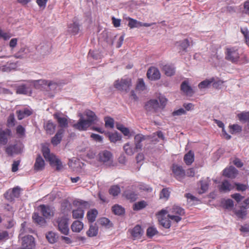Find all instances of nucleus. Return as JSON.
Listing matches in <instances>:
<instances>
[{"label":"nucleus","instance_id":"e433bc0d","mask_svg":"<svg viewBox=\"0 0 249 249\" xmlns=\"http://www.w3.org/2000/svg\"><path fill=\"white\" fill-rule=\"evenodd\" d=\"M131 187H132V189H133L134 188H135L136 187H138L139 189V190H140L145 191H147V192H151L152 191V189L151 188H150L147 185H146L143 183H142V182L139 183L138 184V185H137V184L133 185Z\"/></svg>","mask_w":249,"mask_h":249},{"label":"nucleus","instance_id":"3c124183","mask_svg":"<svg viewBox=\"0 0 249 249\" xmlns=\"http://www.w3.org/2000/svg\"><path fill=\"white\" fill-rule=\"evenodd\" d=\"M230 132L231 134L240 132L242 131V127L237 124H234L229 126Z\"/></svg>","mask_w":249,"mask_h":249},{"label":"nucleus","instance_id":"338daca9","mask_svg":"<svg viewBox=\"0 0 249 249\" xmlns=\"http://www.w3.org/2000/svg\"><path fill=\"white\" fill-rule=\"evenodd\" d=\"M79 160L75 158H73L72 159L70 160L69 162V166L71 168L74 169L76 168V166L75 165L79 164Z\"/></svg>","mask_w":249,"mask_h":249},{"label":"nucleus","instance_id":"b1692460","mask_svg":"<svg viewBox=\"0 0 249 249\" xmlns=\"http://www.w3.org/2000/svg\"><path fill=\"white\" fill-rule=\"evenodd\" d=\"M32 110L29 107H26L23 109L17 111L18 118L19 120H22L25 117L30 116L32 114Z\"/></svg>","mask_w":249,"mask_h":249},{"label":"nucleus","instance_id":"6e6552de","mask_svg":"<svg viewBox=\"0 0 249 249\" xmlns=\"http://www.w3.org/2000/svg\"><path fill=\"white\" fill-rule=\"evenodd\" d=\"M35 246L34 237L32 235H27L22 238L21 247L17 249H34Z\"/></svg>","mask_w":249,"mask_h":249},{"label":"nucleus","instance_id":"2f4dec72","mask_svg":"<svg viewBox=\"0 0 249 249\" xmlns=\"http://www.w3.org/2000/svg\"><path fill=\"white\" fill-rule=\"evenodd\" d=\"M83 228V224L82 222L76 220L73 222L71 226V229L74 232H79Z\"/></svg>","mask_w":249,"mask_h":249},{"label":"nucleus","instance_id":"5fc2aeb1","mask_svg":"<svg viewBox=\"0 0 249 249\" xmlns=\"http://www.w3.org/2000/svg\"><path fill=\"white\" fill-rule=\"evenodd\" d=\"M120 192L121 189L118 185L112 186L110 188V194H112L114 196H117Z\"/></svg>","mask_w":249,"mask_h":249},{"label":"nucleus","instance_id":"680f3d73","mask_svg":"<svg viewBox=\"0 0 249 249\" xmlns=\"http://www.w3.org/2000/svg\"><path fill=\"white\" fill-rule=\"evenodd\" d=\"M185 196L187 198L188 201L190 203H192V204L195 203V202L198 200L197 198L192 195L191 194L188 193L185 195Z\"/></svg>","mask_w":249,"mask_h":249},{"label":"nucleus","instance_id":"4d7b16f0","mask_svg":"<svg viewBox=\"0 0 249 249\" xmlns=\"http://www.w3.org/2000/svg\"><path fill=\"white\" fill-rule=\"evenodd\" d=\"M170 196V192L166 188L163 189L160 194V198L167 200Z\"/></svg>","mask_w":249,"mask_h":249},{"label":"nucleus","instance_id":"e2e57ef3","mask_svg":"<svg viewBox=\"0 0 249 249\" xmlns=\"http://www.w3.org/2000/svg\"><path fill=\"white\" fill-rule=\"evenodd\" d=\"M98 223L102 226L107 227L109 224V220L106 217H102L98 220Z\"/></svg>","mask_w":249,"mask_h":249},{"label":"nucleus","instance_id":"bb28decb","mask_svg":"<svg viewBox=\"0 0 249 249\" xmlns=\"http://www.w3.org/2000/svg\"><path fill=\"white\" fill-rule=\"evenodd\" d=\"M181 89L186 95L191 96L194 91L192 88L189 85V83L187 81H183L181 85Z\"/></svg>","mask_w":249,"mask_h":249},{"label":"nucleus","instance_id":"ea45409f","mask_svg":"<svg viewBox=\"0 0 249 249\" xmlns=\"http://www.w3.org/2000/svg\"><path fill=\"white\" fill-rule=\"evenodd\" d=\"M126 19L128 20V26L131 29L134 28H139L140 27V25H141V22L136 19L129 17H128Z\"/></svg>","mask_w":249,"mask_h":249},{"label":"nucleus","instance_id":"37998d69","mask_svg":"<svg viewBox=\"0 0 249 249\" xmlns=\"http://www.w3.org/2000/svg\"><path fill=\"white\" fill-rule=\"evenodd\" d=\"M28 52V49L21 48L18 52L15 54V57L17 58H23L27 56Z\"/></svg>","mask_w":249,"mask_h":249},{"label":"nucleus","instance_id":"69168bd1","mask_svg":"<svg viewBox=\"0 0 249 249\" xmlns=\"http://www.w3.org/2000/svg\"><path fill=\"white\" fill-rule=\"evenodd\" d=\"M15 116L13 113L10 114L7 120V124L9 126H12L15 124Z\"/></svg>","mask_w":249,"mask_h":249},{"label":"nucleus","instance_id":"052dcab7","mask_svg":"<svg viewBox=\"0 0 249 249\" xmlns=\"http://www.w3.org/2000/svg\"><path fill=\"white\" fill-rule=\"evenodd\" d=\"M241 32L243 34L247 44L249 45V31L246 28H241Z\"/></svg>","mask_w":249,"mask_h":249},{"label":"nucleus","instance_id":"aec40b11","mask_svg":"<svg viewBox=\"0 0 249 249\" xmlns=\"http://www.w3.org/2000/svg\"><path fill=\"white\" fill-rule=\"evenodd\" d=\"M11 134V130L9 129L3 130L0 128V143L5 145L8 141V137Z\"/></svg>","mask_w":249,"mask_h":249},{"label":"nucleus","instance_id":"f03ea898","mask_svg":"<svg viewBox=\"0 0 249 249\" xmlns=\"http://www.w3.org/2000/svg\"><path fill=\"white\" fill-rule=\"evenodd\" d=\"M225 58L235 64H242L246 62L245 57L240 53L236 47H229L226 49Z\"/></svg>","mask_w":249,"mask_h":249},{"label":"nucleus","instance_id":"a878e982","mask_svg":"<svg viewBox=\"0 0 249 249\" xmlns=\"http://www.w3.org/2000/svg\"><path fill=\"white\" fill-rule=\"evenodd\" d=\"M124 195L127 199L132 202L135 201L138 198V194L129 189L124 192Z\"/></svg>","mask_w":249,"mask_h":249},{"label":"nucleus","instance_id":"2eb2a0df","mask_svg":"<svg viewBox=\"0 0 249 249\" xmlns=\"http://www.w3.org/2000/svg\"><path fill=\"white\" fill-rule=\"evenodd\" d=\"M145 108L148 112H156L160 108L159 103L157 100H150L146 103Z\"/></svg>","mask_w":249,"mask_h":249},{"label":"nucleus","instance_id":"cd10ccee","mask_svg":"<svg viewBox=\"0 0 249 249\" xmlns=\"http://www.w3.org/2000/svg\"><path fill=\"white\" fill-rule=\"evenodd\" d=\"M64 132V129H60L52 138L51 142L53 145H57L60 142Z\"/></svg>","mask_w":249,"mask_h":249},{"label":"nucleus","instance_id":"dca6fc26","mask_svg":"<svg viewBox=\"0 0 249 249\" xmlns=\"http://www.w3.org/2000/svg\"><path fill=\"white\" fill-rule=\"evenodd\" d=\"M131 236L133 240H137L141 238L143 233L142 227L137 225L132 229L130 230Z\"/></svg>","mask_w":249,"mask_h":249},{"label":"nucleus","instance_id":"a18cd8bd","mask_svg":"<svg viewBox=\"0 0 249 249\" xmlns=\"http://www.w3.org/2000/svg\"><path fill=\"white\" fill-rule=\"evenodd\" d=\"M79 26L77 23L73 22L68 25V31L71 33L76 34L78 32Z\"/></svg>","mask_w":249,"mask_h":249},{"label":"nucleus","instance_id":"774afa93","mask_svg":"<svg viewBox=\"0 0 249 249\" xmlns=\"http://www.w3.org/2000/svg\"><path fill=\"white\" fill-rule=\"evenodd\" d=\"M159 101L160 102V108H163L166 105V102H167V99L166 98L163 96H160L159 98Z\"/></svg>","mask_w":249,"mask_h":249},{"label":"nucleus","instance_id":"49530a36","mask_svg":"<svg viewBox=\"0 0 249 249\" xmlns=\"http://www.w3.org/2000/svg\"><path fill=\"white\" fill-rule=\"evenodd\" d=\"M147 205L146 202L144 200L136 202L134 204L133 209L138 211L145 208Z\"/></svg>","mask_w":249,"mask_h":249},{"label":"nucleus","instance_id":"79ce46f5","mask_svg":"<svg viewBox=\"0 0 249 249\" xmlns=\"http://www.w3.org/2000/svg\"><path fill=\"white\" fill-rule=\"evenodd\" d=\"M237 117L241 122H247V124H249V111L243 112L238 114Z\"/></svg>","mask_w":249,"mask_h":249},{"label":"nucleus","instance_id":"f704fd0d","mask_svg":"<svg viewBox=\"0 0 249 249\" xmlns=\"http://www.w3.org/2000/svg\"><path fill=\"white\" fill-rule=\"evenodd\" d=\"M116 126L125 136L130 137L132 136V134L129 129L124 126L123 124H117Z\"/></svg>","mask_w":249,"mask_h":249},{"label":"nucleus","instance_id":"7ed1b4c3","mask_svg":"<svg viewBox=\"0 0 249 249\" xmlns=\"http://www.w3.org/2000/svg\"><path fill=\"white\" fill-rule=\"evenodd\" d=\"M164 210L167 211L169 218L173 222H179L182 219V216L185 214L184 210L180 206L176 205L171 207H166Z\"/></svg>","mask_w":249,"mask_h":249},{"label":"nucleus","instance_id":"09e8293b","mask_svg":"<svg viewBox=\"0 0 249 249\" xmlns=\"http://www.w3.org/2000/svg\"><path fill=\"white\" fill-rule=\"evenodd\" d=\"M122 139V136L118 132H114L110 134V141L115 142L117 141H121Z\"/></svg>","mask_w":249,"mask_h":249},{"label":"nucleus","instance_id":"1a4fd4ad","mask_svg":"<svg viewBox=\"0 0 249 249\" xmlns=\"http://www.w3.org/2000/svg\"><path fill=\"white\" fill-rule=\"evenodd\" d=\"M23 149V145L21 143H17L14 144H10L6 147V152L10 156L19 154Z\"/></svg>","mask_w":249,"mask_h":249},{"label":"nucleus","instance_id":"9b49d317","mask_svg":"<svg viewBox=\"0 0 249 249\" xmlns=\"http://www.w3.org/2000/svg\"><path fill=\"white\" fill-rule=\"evenodd\" d=\"M131 86V80L130 79H122L120 81H116L114 86L119 90L127 91Z\"/></svg>","mask_w":249,"mask_h":249},{"label":"nucleus","instance_id":"412c9836","mask_svg":"<svg viewBox=\"0 0 249 249\" xmlns=\"http://www.w3.org/2000/svg\"><path fill=\"white\" fill-rule=\"evenodd\" d=\"M234 185L231 184L228 180H224L219 186V191L221 192H228L232 190Z\"/></svg>","mask_w":249,"mask_h":249},{"label":"nucleus","instance_id":"6ab92c4d","mask_svg":"<svg viewBox=\"0 0 249 249\" xmlns=\"http://www.w3.org/2000/svg\"><path fill=\"white\" fill-rule=\"evenodd\" d=\"M160 68L168 76H171L175 73V68L172 65L162 63L160 65Z\"/></svg>","mask_w":249,"mask_h":249},{"label":"nucleus","instance_id":"473e14b6","mask_svg":"<svg viewBox=\"0 0 249 249\" xmlns=\"http://www.w3.org/2000/svg\"><path fill=\"white\" fill-rule=\"evenodd\" d=\"M34 221L38 225L43 226L45 225L46 221L42 217L39 216L38 213H34L32 216Z\"/></svg>","mask_w":249,"mask_h":249},{"label":"nucleus","instance_id":"c03bdc74","mask_svg":"<svg viewBox=\"0 0 249 249\" xmlns=\"http://www.w3.org/2000/svg\"><path fill=\"white\" fill-rule=\"evenodd\" d=\"M99 158L101 161L105 162L109 160V152L104 150L101 152L99 154Z\"/></svg>","mask_w":249,"mask_h":249},{"label":"nucleus","instance_id":"c756f323","mask_svg":"<svg viewBox=\"0 0 249 249\" xmlns=\"http://www.w3.org/2000/svg\"><path fill=\"white\" fill-rule=\"evenodd\" d=\"M210 182V180L209 178H204L200 181L201 190L199 192V194H203L207 191Z\"/></svg>","mask_w":249,"mask_h":249},{"label":"nucleus","instance_id":"9d476101","mask_svg":"<svg viewBox=\"0 0 249 249\" xmlns=\"http://www.w3.org/2000/svg\"><path fill=\"white\" fill-rule=\"evenodd\" d=\"M54 118L56 120L59 126L63 129L68 126V117L61 113L57 112L53 115Z\"/></svg>","mask_w":249,"mask_h":249},{"label":"nucleus","instance_id":"20e7f679","mask_svg":"<svg viewBox=\"0 0 249 249\" xmlns=\"http://www.w3.org/2000/svg\"><path fill=\"white\" fill-rule=\"evenodd\" d=\"M44 157L46 160L49 161L50 164L53 166H55L57 171L61 170L63 168V165L60 160L55 155L50 153L49 148L43 146L42 149Z\"/></svg>","mask_w":249,"mask_h":249},{"label":"nucleus","instance_id":"39448f33","mask_svg":"<svg viewBox=\"0 0 249 249\" xmlns=\"http://www.w3.org/2000/svg\"><path fill=\"white\" fill-rule=\"evenodd\" d=\"M74 204L78 207L76 210L72 211V216L73 218H82L84 214V209L88 205L87 202L81 200L74 202Z\"/></svg>","mask_w":249,"mask_h":249},{"label":"nucleus","instance_id":"603ef678","mask_svg":"<svg viewBox=\"0 0 249 249\" xmlns=\"http://www.w3.org/2000/svg\"><path fill=\"white\" fill-rule=\"evenodd\" d=\"M158 233V231L156 228L153 227H149L147 229L146 234L149 237H152Z\"/></svg>","mask_w":249,"mask_h":249},{"label":"nucleus","instance_id":"4c0bfd02","mask_svg":"<svg viewBox=\"0 0 249 249\" xmlns=\"http://www.w3.org/2000/svg\"><path fill=\"white\" fill-rule=\"evenodd\" d=\"M176 46L178 47L179 52L181 51H185L189 46V41L187 39H184L183 40L177 42Z\"/></svg>","mask_w":249,"mask_h":249},{"label":"nucleus","instance_id":"c85d7f7f","mask_svg":"<svg viewBox=\"0 0 249 249\" xmlns=\"http://www.w3.org/2000/svg\"><path fill=\"white\" fill-rule=\"evenodd\" d=\"M124 150L125 153L128 155H133L135 152H137L135 147L133 146V144L129 142L125 143L124 146Z\"/></svg>","mask_w":249,"mask_h":249},{"label":"nucleus","instance_id":"393cba45","mask_svg":"<svg viewBox=\"0 0 249 249\" xmlns=\"http://www.w3.org/2000/svg\"><path fill=\"white\" fill-rule=\"evenodd\" d=\"M45 167V162L40 156H38L34 164V169L36 171L42 170Z\"/></svg>","mask_w":249,"mask_h":249},{"label":"nucleus","instance_id":"58836bf2","mask_svg":"<svg viewBox=\"0 0 249 249\" xmlns=\"http://www.w3.org/2000/svg\"><path fill=\"white\" fill-rule=\"evenodd\" d=\"M98 228L96 225H91L89 226V230L87 231V234L89 237H93L97 235L98 233Z\"/></svg>","mask_w":249,"mask_h":249},{"label":"nucleus","instance_id":"13d9d810","mask_svg":"<svg viewBox=\"0 0 249 249\" xmlns=\"http://www.w3.org/2000/svg\"><path fill=\"white\" fill-rule=\"evenodd\" d=\"M234 185L236 187V190L238 191L243 192L249 188V186L248 184L235 183Z\"/></svg>","mask_w":249,"mask_h":249},{"label":"nucleus","instance_id":"c9c22d12","mask_svg":"<svg viewBox=\"0 0 249 249\" xmlns=\"http://www.w3.org/2000/svg\"><path fill=\"white\" fill-rule=\"evenodd\" d=\"M55 125L51 121H48L44 124V128L48 134H52L55 130Z\"/></svg>","mask_w":249,"mask_h":249},{"label":"nucleus","instance_id":"0e129e2a","mask_svg":"<svg viewBox=\"0 0 249 249\" xmlns=\"http://www.w3.org/2000/svg\"><path fill=\"white\" fill-rule=\"evenodd\" d=\"M116 39H117V41L115 42L114 44L116 48H119L122 46L123 44L124 39V36H121L118 37V38H116Z\"/></svg>","mask_w":249,"mask_h":249},{"label":"nucleus","instance_id":"bf43d9fd","mask_svg":"<svg viewBox=\"0 0 249 249\" xmlns=\"http://www.w3.org/2000/svg\"><path fill=\"white\" fill-rule=\"evenodd\" d=\"M25 128L21 125H19L17 127L16 133L19 137H23L25 134Z\"/></svg>","mask_w":249,"mask_h":249},{"label":"nucleus","instance_id":"7c9ffc66","mask_svg":"<svg viewBox=\"0 0 249 249\" xmlns=\"http://www.w3.org/2000/svg\"><path fill=\"white\" fill-rule=\"evenodd\" d=\"M195 155L194 152L190 150L186 153L184 157V161L188 165H191L194 161Z\"/></svg>","mask_w":249,"mask_h":249},{"label":"nucleus","instance_id":"ddd939ff","mask_svg":"<svg viewBox=\"0 0 249 249\" xmlns=\"http://www.w3.org/2000/svg\"><path fill=\"white\" fill-rule=\"evenodd\" d=\"M172 170L174 177L179 181L182 180L185 176V172L180 166L173 164Z\"/></svg>","mask_w":249,"mask_h":249},{"label":"nucleus","instance_id":"0eeeda50","mask_svg":"<svg viewBox=\"0 0 249 249\" xmlns=\"http://www.w3.org/2000/svg\"><path fill=\"white\" fill-rule=\"evenodd\" d=\"M68 219L66 217H61L57 219V226L59 231L65 235H68L69 232Z\"/></svg>","mask_w":249,"mask_h":249},{"label":"nucleus","instance_id":"4468645a","mask_svg":"<svg viewBox=\"0 0 249 249\" xmlns=\"http://www.w3.org/2000/svg\"><path fill=\"white\" fill-rule=\"evenodd\" d=\"M147 76L151 80H157L160 78V73L156 67H150L147 71Z\"/></svg>","mask_w":249,"mask_h":249},{"label":"nucleus","instance_id":"f257e3e1","mask_svg":"<svg viewBox=\"0 0 249 249\" xmlns=\"http://www.w3.org/2000/svg\"><path fill=\"white\" fill-rule=\"evenodd\" d=\"M85 114L87 117L85 119L81 113H78V116L80 119L78 122L73 124V126L75 129L80 131L86 130L95 120L96 116L94 113L90 110L85 111Z\"/></svg>","mask_w":249,"mask_h":249},{"label":"nucleus","instance_id":"72a5a7b5","mask_svg":"<svg viewBox=\"0 0 249 249\" xmlns=\"http://www.w3.org/2000/svg\"><path fill=\"white\" fill-rule=\"evenodd\" d=\"M98 214V211L96 209H91L88 212L87 218L89 222L92 223L95 220Z\"/></svg>","mask_w":249,"mask_h":249},{"label":"nucleus","instance_id":"f3484780","mask_svg":"<svg viewBox=\"0 0 249 249\" xmlns=\"http://www.w3.org/2000/svg\"><path fill=\"white\" fill-rule=\"evenodd\" d=\"M38 210L46 218H50L53 215V211L52 208L48 206L41 205L38 207Z\"/></svg>","mask_w":249,"mask_h":249},{"label":"nucleus","instance_id":"f8f14e48","mask_svg":"<svg viewBox=\"0 0 249 249\" xmlns=\"http://www.w3.org/2000/svg\"><path fill=\"white\" fill-rule=\"evenodd\" d=\"M32 86L31 81H28L25 84L18 85L17 88V93L21 94H31V87Z\"/></svg>","mask_w":249,"mask_h":249},{"label":"nucleus","instance_id":"a19ab883","mask_svg":"<svg viewBox=\"0 0 249 249\" xmlns=\"http://www.w3.org/2000/svg\"><path fill=\"white\" fill-rule=\"evenodd\" d=\"M214 79L213 78L210 79H206L200 82L198 84V88L200 89H204L209 87V86L213 82Z\"/></svg>","mask_w":249,"mask_h":249},{"label":"nucleus","instance_id":"864d4df0","mask_svg":"<svg viewBox=\"0 0 249 249\" xmlns=\"http://www.w3.org/2000/svg\"><path fill=\"white\" fill-rule=\"evenodd\" d=\"M58 87V84L53 81H49L48 87L46 90H50L52 91L55 92Z\"/></svg>","mask_w":249,"mask_h":249},{"label":"nucleus","instance_id":"6e6d98bb","mask_svg":"<svg viewBox=\"0 0 249 249\" xmlns=\"http://www.w3.org/2000/svg\"><path fill=\"white\" fill-rule=\"evenodd\" d=\"M145 88L146 87L143 79H139L136 86V89L140 91H143L145 89Z\"/></svg>","mask_w":249,"mask_h":249},{"label":"nucleus","instance_id":"423d86ee","mask_svg":"<svg viewBox=\"0 0 249 249\" xmlns=\"http://www.w3.org/2000/svg\"><path fill=\"white\" fill-rule=\"evenodd\" d=\"M167 213V211L166 210H161L157 214L158 220L161 225L164 228L168 229L171 227V221L169 217H165V215Z\"/></svg>","mask_w":249,"mask_h":249},{"label":"nucleus","instance_id":"a211bd4d","mask_svg":"<svg viewBox=\"0 0 249 249\" xmlns=\"http://www.w3.org/2000/svg\"><path fill=\"white\" fill-rule=\"evenodd\" d=\"M238 174L237 170L233 166L225 168L223 171V175L226 177L234 178Z\"/></svg>","mask_w":249,"mask_h":249},{"label":"nucleus","instance_id":"4be33fe9","mask_svg":"<svg viewBox=\"0 0 249 249\" xmlns=\"http://www.w3.org/2000/svg\"><path fill=\"white\" fill-rule=\"evenodd\" d=\"M32 86H34L36 89L43 88L45 89H47L49 81L44 79H40L38 80L31 81Z\"/></svg>","mask_w":249,"mask_h":249},{"label":"nucleus","instance_id":"5701e85b","mask_svg":"<svg viewBox=\"0 0 249 249\" xmlns=\"http://www.w3.org/2000/svg\"><path fill=\"white\" fill-rule=\"evenodd\" d=\"M20 188L18 187H15L12 191H8L4 194L5 198L8 200H12L14 197H18L19 196Z\"/></svg>","mask_w":249,"mask_h":249},{"label":"nucleus","instance_id":"8fccbe9b","mask_svg":"<svg viewBox=\"0 0 249 249\" xmlns=\"http://www.w3.org/2000/svg\"><path fill=\"white\" fill-rule=\"evenodd\" d=\"M112 209L113 213L117 215H121L124 213V209L118 205L113 206Z\"/></svg>","mask_w":249,"mask_h":249},{"label":"nucleus","instance_id":"de8ad7c7","mask_svg":"<svg viewBox=\"0 0 249 249\" xmlns=\"http://www.w3.org/2000/svg\"><path fill=\"white\" fill-rule=\"evenodd\" d=\"M46 238L50 243H54L57 240V237L55 233L50 231L46 235Z\"/></svg>","mask_w":249,"mask_h":249}]
</instances>
